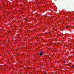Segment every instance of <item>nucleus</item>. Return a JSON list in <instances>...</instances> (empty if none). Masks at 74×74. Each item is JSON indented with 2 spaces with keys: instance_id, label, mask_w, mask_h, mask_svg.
Segmentation results:
<instances>
[{
  "instance_id": "1",
  "label": "nucleus",
  "mask_w": 74,
  "mask_h": 74,
  "mask_svg": "<svg viewBox=\"0 0 74 74\" xmlns=\"http://www.w3.org/2000/svg\"><path fill=\"white\" fill-rule=\"evenodd\" d=\"M43 54H42V51H41V52L40 53V56H42V55Z\"/></svg>"
},
{
  "instance_id": "2",
  "label": "nucleus",
  "mask_w": 74,
  "mask_h": 74,
  "mask_svg": "<svg viewBox=\"0 0 74 74\" xmlns=\"http://www.w3.org/2000/svg\"><path fill=\"white\" fill-rule=\"evenodd\" d=\"M69 26H67V25H66V29H68V28H69Z\"/></svg>"
},
{
  "instance_id": "3",
  "label": "nucleus",
  "mask_w": 74,
  "mask_h": 74,
  "mask_svg": "<svg viewBox=\"0 0 74 74\" xmlns=\"http://www.w3.org/2000/svg\"><path fill=\"white\" fill-rule=\"evenodd\" d=\"M43 73H44L45 74H47V72H45V71H44Z\"/></svg>"
},
{
  "instance_id": "4",
  "label": "nucleus",
  "mask_w": 74,
  "mask_h": 74,
  "mask_svg": "<svg viewBox=\"0 0 74 74\" xmlns=\"http://www.w3.org/2000/svg\"><path fill=\"white\" fill-rule=\"evenodd\" d=\"M72 68H73V69H74V65H73V66L72 67Z\"/></svg>"
},
{
  "instance_id": "5",
  "label": "nucleus",
  "mask_w": 74,
  "mask_h": 74,
  "mask_svg": "<svg viewBox=\"0 0 74 74\" xmlns=\"http://www.w3.org/2000/svg\"><path fill=\"white\" fill-rule=\"evenodd\" d=\"M63 62H64V63H65V61H63Z\"/></svg>"
},
{
  "instance_id": "6",
  "label": "nucleus",
  "mask_w": 74,
  "mask_h": 74,
  "mask_svg": "<svg viewBox=\"0 0 74 74\" xmlns=\"http://www.w3.org/2000/svg\"><path fill=\"white\" fill-rule=\"evenodd\" d=\"M70 64H69V65Z\"/></svg>"
}]
</instances>
